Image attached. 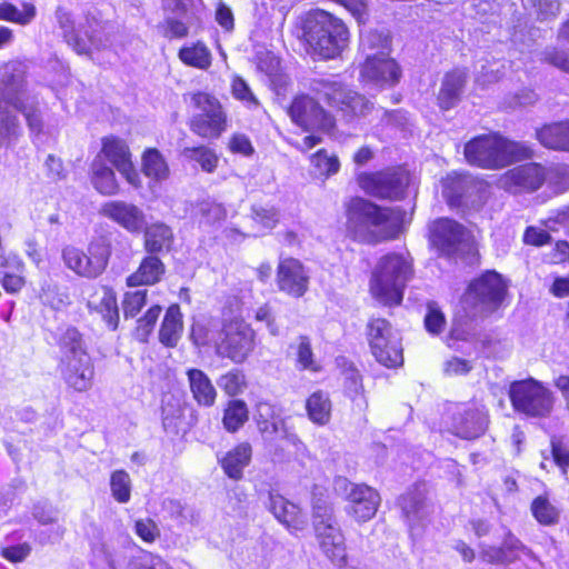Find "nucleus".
<instances>
[{"mask_svg":"<svg viewBox=\"0 0 569 569\" xmlns=\"http://www.w3.org/2000/svg\"><path fill=\"white\" fill-rule=\"evenodd\" d=\"M102 153L134 188L140 187V174L133 167L127 143L114 137L104 138Z\"/></svg>","mask_w":569,"mask_h":569,"instance_id":"nucleus-24","label":"nucleus"},{"mask_svg":"<svg viewBox=\"0 0 569 569\" xmlns=\"http://www.w3.org/2000/svg\"><path fill=\"white\" fill-rule=\"evenodd\" d=\"M390 37L388 33L379 30H369L360 34V50L368 60V56L385 57L389 56Z\"/></svg>","mask_w":569,"mask_h":569,"instance_id":"nucleus-38","label":"nucleus"},{"mask_svg":"<svg viewBox=\"0 0 569 569\" xmlns=\"http://www.w3.org/2000/svg\"><path fill=\"white\" fill-rule=\"evenodd\" d=\"M182 156L186 159L198 163L203 171L209 173L217 169L219 162L217 153L212 149L204 146L192 148L186 147L182 150Z\"/></svg>","mask_w":569,"mask_h":569,"instance_id":"nucleus-48","label":"nucleus"},{"mask_svg":"<svg viewBox=\"0 0 569 569\" xmlns=\"http://www.w3.org/2000/svg\"><path fill=\"white\" fill-rule=\"evenodd\" d=\"M297 346V362L301 369L316 370L313 352L308 337L300 336Z\"/></svg>","mask_w":569,"mask_h":569,"instance_id":"nucleus-59","label":"nucleus"},{"mask_svg":"<svg viewBox=\"0 0 569 569\" xmlns=\"http://www.w3.org/2000/svg\"><path fill=\"white\" fill-rule=\"evenodd\" d=\"M186 375L194 401L201 407H212L216 402L217 390L208 375L197 368L188 369Z\"/></svg>","mask_w":569,"mask_h":569,"instance_id":"nucleus-31","label":"nucleus"},{"mask_svg":"<svg viewBox=\"0 0 569 569\" xmlns=\"http://www.w3.org/2000/svg\"><path fill=\"white\" fill-rule=\"evenodd\" d=\"M443 423L451 435L472 440L487 431L489 413L483 406L456 405L445 412Z\"/></svg>","mask_w":569,"mask_h":569,"instance_id":"nucleus-14","label":"nucleus"},{"mask_svg":"<svg viewBox=\"0 0 569 569\" xmlns=\"http://www.w3.org/2000/svg\"><path fill=\"white\" fill-rule=\"evenodd\" d=\"M429 240L440 256L449 259L463 258L473 247L470 231L449 218H439L429 224Z\"/></svg>","mask_w":569,"mask_h":569,"instance_id":"nucleus-10","label":"nucleus"},{"mask_svg":"<svg viewBox=\"0 0 569 569\" xmlns=\"http://www.w3.org/2000/svg\"><path fill=\"white\" fill-rule=\"evenodd\" d=\"M513 409L529 418H547L553 409V396L539 381L530 378L513 381L509 388Z\"/></svg>","mask_w":569,"mask_h":569,"instance_id":"nucleus-11","label":"nucleus"},{"mask_svg":"<svg viewBox=\"0 0 569 569\" xmlns=\"http://www.w3.org/2000/svg\"><path fill=\"white\" fill-rule=\"evenodd\" d=\"M533 518L542 526H553L559 522L560 510L550 502L547 496L536 497L530 506Z\"/></svg>","mask_w":569,"mask_h":569,"instance_id":"nucleus-45","label":"nucleus"},{"mask_svg":"<svg viewBox=\"0 0 569 569\" xmlns=\"http://www.w3.org/2000/svg\"><path fill=\"white\" fill-rule=\"evenodd\" d=\"M254 333L240 319L224 321L216 341V352L219 357L228 358L234 363L247 360L254 347Z\"/></svg>","mask_w":569,"mask_h":569,"instance_id":"nucleus-13","label":"nucleus"},{"mask_svg":"<svg viewBox=\"0 0 569 569\" xmlns=\"http://www.w3.org/2000/svg\"><path fill=\"white\" fill-rule=\"evenodd\" d=\"M413 278V264L409 254L388 253L382 256L370 279L372 296L386 306H398L403 298L407 283Z\"/></svg>","mask_w":569,"mask_h":569,"instance_id":"nucleus-5","label":"nucleus"},{"mask_svg":"<svg viewBox=\"0 0 569 569\" xmlns=\"http://www.w3.org/2000/svg\"><path fill=\"white\" fill-rule=\"evenodd\" d=\"M267 508L279 522L288 528L300 529L303 525L299 506L279 493L269 492Z\"/></svg>","mask_w":569,"mask_h":569,"instance_id":"nucleus-30","label":"nucleus"},{"mask_svg":"<svg viewBox=\"0 0 569 569\" xmlns=\"http://www.w3.org/2000/svg\"><path fill=\"white\" fill-rule=\"evenodd\" d=\"M161 311V307L156 305L149 308L143 317L138 319L136 335L139 340L144 341L148 338V336L154 328Z\"/></svg>","mask_w":569,"mask_h":569,"instance_id":"nucleus-58","label":"nucleus"},{"mask_svg":"<svg viewBox=\"0 0 569 569\" xmlns=\"http://www.w3.org/2000/svg\"><path fill=\"white\" fill-rule=\"evenodd\" d=\"M88 308L93 309L100 313L110 329L116 330L118 328L119 309L117 305V298L110 289H103V296L101 297L98 305H94V302L91 300L88 301Z\"/></svg>","mask_w":569,"mask_h":569,"instance_id":"nucleus-43","label":"nucleus"},{"mask_svg":"<svg viewBox=\"0 0 569 569\" xmlns=\"http://www.w3.org/2000/svg\"><path fill=\"white\" fill-rule=\"evenodd\" d=\"M552 240L550 233L537 227H527L523 233V242L526 244L541 247L550 243Z\"/></svg>","mask_w":569,"mask_h":569,"instance_id":"nucleus-64","label":"nucleus"},{"mask_svg":"<svg viewBox=\"0 0 569 569\" xmlns=\"http://www.w3.org/2000/svg\"><path fill=\"white\" fill-rule=\"evenodd\" d=\"M372 108L373 103L365 96L348 89V94L338 110L348 116H366Z\"/></svg>","mask_w":569,"mask_h":569,"instance_id":"nucleus-50","label":"nucleus"},{"mask_svg":"<svg viewBox=\"0 0 569 569\" xmlns=\"http://www.w3.org/2000/svg\"><path fill=\"white\" fill-rule=\"evenodd\" d=\"M360 73L366 82L378 88L393 87L401 78L400 67L389 56H368V60H365Z\"/></svg>","mask_w":569,"mask_h":569,"instance_id":"nucleus-23","label":"nucleus"},{"mask_svg":"<svg viewBox=\"0 0 569 569\" xmlns=\"http://www.w3.org/2000/svg\"><path fill=\"white\" fill-rule=\"evenodd\" d=\"M312 527L316 539L325 556L338 568L348 563L346 539L333 515L330 501L321 493L313 492Z\"/></svg>","mask_w":569,"mask_h":569,"instance_id":"nucleus-7","label":"nucleus"},{"mask_svg":"<svg viewBox=\"0 0 569 569\" xmlns=\"http://www.w3.org/2000/svg\"><path fill=\"white\" fill-rule=\"evenodd\" d=\"M507 179L516 187L535 191L543 183L545 171L538 163H527L509 170Z\"/></svg>","mask_w":569,"mask_h":569,"instance_id":"nucleus-33","label":"nucleus"},{"mask_svg":"<svg viewBox=\"0 0 569 569\" xmlns=\"http://www.w3.org/2000/svg\"><path fill=\"white\" fill-rule=\"evenodd\" d=\"M467 81L468 73L463 69H453L443 76L437 98L440 109L450 110L461 101Z\"/></svg>","mask_w":569,"mask_h":569,"instance_id":"nucleus-27","label":"nucleus"},{"mask_svg":"<svg viewBox=\"0 0 569 569\" xmlns=\"http://www.w3.org/2000/svg\"><path fill=\"white\" fill-rule=\"evenodd\" d=\"M91 171V182L98 192L104 196H112L118 192L119 186L114 172L101 159L93 160Z\"/></svg>","mask_w":569,"mask_h":569,"instance_id":"nucleus-39","label":"nucleus"},{"mask_svg":"<svg viewBox=\"0 0 569 569\" xmlns=\"http://www.w3.org/2000/svg\"><path fill=\"white\" fill-rule=\"evenodd\" d=\"M536 136L546 148L569 151V120L546 124Z\"/></svg>","mask_w":569,"mask_h":569,"instance_id":"nucleus-34","label":"nucleus"},{"mask_svg":"<svg viewBox=\"0 0 569 569\" xmlns=\"http://www.w3.org/2000/svg\"><path fill=\"white\" fill-rule=\"evenodd\" d=\"M179 58L188 66L206 69L211 63V53L202 43L183 47L179 50Z\"/></svg>","mask_w":569,"mask_h":569,"instance_id":"nucleus-49","label":"nucleus"},{"mask_svg":"<svg viewBox=\"0 0 569 569\" xmlns=\"http://www.w3.org/2000/svg\"><path fill=\"white\" fill-rule=\"evenodd\" d=\"M110 488L113 498L120 502L126 503L131 497V480L124 470H117L112 472L110 479Z\"/></svg>","mask_w":569,"mask_h":569,"instance_id":"nucleus-53","label":"nucleus"},{"mask_svg":"<svg viewBox=\"0 0 569 569\" xmlns=\"http://www.w3.org/2000/svg\"><path fill=\"white\" fill-rule=\"evenodd\" d=\"M134 532L144 542H154L160 537L158 525L150 518L139 519L134 522Z\"/></svg>","mask_w":569,"mask_h":569,"instance_id":"nucleus-60","label":"nucleus"},{"mask_svg":"<svg viewBox=\"0 0 569 569\" xmlns=\"http://www.w3.org/2000/svg\"><path fill=\"white\" fill-rule=\"evenodd\" d=\"M27 67L20 61H9L0 67V101L20 112L33 133L43 128L38 97L27 90Z\"/></svg>","mask_w":569,"mask_h":569,"instance_id":"nucleus-3","label":"nucleus"},{"mask_svg":"<svg viewBox=\"0 0 569 569\" xmlns=\"http://www.w3.org/2000/svg\"><path fill=\"white\" fill-rule=\"evenodd\" d=\"M469 180L466 177L448 174L442 180V197L451 208L466 206L465 197Z\"/></svg>","mask_w":569,"mask_h":569,"instance_id":"nucleus-40","label":"nucleus"},{"mask_svg":"<svg viewBox=\"0 0 569 569\" xmlns=\"http://www.w3.org/2000/svg\"><path fill=\"white\" fill-rule=\"evenodd\" d=\"M358 183L368 194L389 200H399L403 197L409 184L408 173L401 169L358 174Z\"/></svg>","mask_w":569,"mask_h":569,"instance_id":"nucleus-17","label":"nucleus"},{"mask_svg":"<svg viewBox=\"0 0 569 569\" xmlns=\"http://www.w3.org/2000/svg\"><path fill=\"white\" fill-rule=\"evenodd\" d=\"M302 29L312 52L323 60L338 57L349 40V32L342 20L325 10L309 12Z\"/></svg>","mask_w":569,"mask_h":569,"instance_id":"nucleus-6","label":"nucleus"},{"mask_svg":"<svg viewBox=\"0 0 569 569\" xmlns=\"http://www.w3.org/2000/svg\"><path fill=\"white\" fill-rule=\"evenodd\" d=\"M309 280L308 270L300 260L280 259L276 274L279 291L292 298H300L308 291Z\"/></svg>","mask_w":569,"mask_h":569,"instance_id":"nucleus-20","label":"nucleus"},{"mask_svg":"<svg viewBox=\"0 0 569 569\" xmlns=\"http://www.w3.org/2000/svg\"><path fill=\"white\" fill-rule=\"evenodd\" d=\"M100 214L132 234H140L147 222L146 214L140 207L123 200L104 202L101 206Z\"/></svg>","mask_w":569,"mask_h":569,"instance_id":"nucleus-21","label":"nucleus"},{"mask_svg":"<svg viewBox=\"0 0 569 569\" xmlns=\"http://www.w3.org/2000/svg\"><path fill=\"white\" fill-rule=\"evenodd\" d=\"M61 358H78L89 355L82 333L73 326L61 331L58 338Z\"/></svg>","mask_w":569,"mask_h":569,"instance_id":"nucleus-37","label":"nucleus"},{"mask_svg":"<svg viewBox=\"0 0 569 569\" xmlns=\"http://www.w3.org/2000/svg\"><path fill=\"white\" fill-rule=\"evenodd\" d=\"M33 518L43 526L56 523L58 511L47 502H38L32 508Z\"/></svg>","mask_w":569,"mask_h":569,"instance_id":"nucleus-63","label":"nucleus"},{"mask_svg":"<svg viewBox=\"0 0 569 569\" xmlns=\"http://www.w3.org/2000/svg\"><path fill=\"white\" fill-rule=\"evenodd\" d=\"M93 565L98 569H172L161 557L148 555L140 560L130 561L123 548H116L108 542H96L92 545Z\"/></svg>","mask_w":569,"mask_h":569,"instance_id":"nucleus-16","label":"nucleus"},{"mask_svg":"<svg viewBox=\"0 0 569 569\" xmlns=\"http://www.w3.org/2000/svg\"><path fill=\"white\" fill-rule=\"evenodd\" d=\"M196 212L200 216L201 222L212 224L226 218V209L222 204L212 201L203 200L197 204Z\"/></svg>","mask_w":569,"mask_h":569,"instance_id":"nucleus-54","label":"nucleus"},{"mask_svg":"<svg viewBox=\"0 0 569 569\" xmlns=\"http://www.w3.org/2000/svg\"><path fill=\"white\" fill-rule=\"evenodd\" d=\"M306 410L312 422L319 426L327 425L331 416V401L328 393L319 390L310 395L306 401Z\"/></svg>","mask_w":569,"mask_h":569,"instance_id":"nucleus-41","label":"nucleus"},{"mask_svg":"<svg viewBox=\"0 0 569 569\" xmlns=\"http://www.w3.org/2000/svg\"><path fill=\"white\" fill-rule=\"evenodd\" d=\"M181 417L182 409L180 406L167 403L162 407V425L167 431L177 433L179 431Z\"/></svg>","mask_w":569,"mask_h":569,"instance_id":"nucleus-61","label":"nucleus"},{"mask_svg":"<svg viewBox=\"0 0 569 569\" xmlns=\"http://www.w3.org/2000/svg\"><path fill=\"white\" fill-rule=\"evenodd\" d=\"M141 233H143V249L147 253L161 257L168 254L173 248V230L164 222L157 221L151 224L146 222Z\"/></svg>","mask_w":569,"mask_h":569,"instance_id":"nucleus-26","label":"nucleus"},{"mask_svg":"<svg viewBox=\"0 0 569 569\" xmlns=\"http://www.w3.org/2000/svg\"><path fill=\"white\" fill-rule=\"evenodd\" d=\"M142 170L147 177L163 180L169 174L168 164L157 149H148L142 157Z\"/></svg>","mask_w":569,"mask_h":569,"instance_id":"nucleus-47","label":"nucleus"},{"mask_svg":"<svg viewBox=\"0 0 569 569\" xmlns=\"http://www.w3.org/2000/svg\"><path fill=\"white\" fill-rule=\"evenodd\" d=\"M37 14L34 4L24 2L22 10L9 2L0 3V20L14 22L21 26L29 24Z\"/></svg>","mask_w":569,"mask_h":569,"instance_id":"nucleus-46","label":"nucleus"},{"mask_svg":"<svg viewBox=\"0 0 569 569\" xmlns=\"http://www.w3.org/2000/svg\"><path fill=\"white\" fill-rule=\"evenodd\" d=\"M367 335L371 353L380 365L397 368L403 363L400 332L388 320L371 319L367 325Z\"/></svg>","mask_w":569,"mask_h":569,"instance_id":"nucleus-12","label":"nucleus"},{"mask_svg":"<svg viewBox=\"0 0 569 569\" xmlns=\"http://www.w3.org/2000/svg\"><path fill=\"white\" fill-rule=\"evenodd\" d=\"M14 110L0 101V148L9 146L21 132V126Z\"/></svg>","mask_w":569,"mask_h":569,"instance_id":"nucleus-42","label":"nucleus"},{"mask_svg":"<svg viewBox=\"0 0 569 569\" xmlns=\"http://www.w3.org/2000/svg\"><path fill=\"white\" fill-rule=\"evenodd\" d=\"M308 89L315 96L295 98L289 107L292 121L306 130L317 129L329 132L335 127V118L326 111L320 102L339 109L348 94V87L335 76L315 77L308 80Z\"/></svg>","mask_w":569,"mask_h":569,"instance_id":"nucleus-1","label":"nucleus"},{"mask_svg":"<svg viewBox=\"0 0 569 569\" xmlns=\"http://www.w3.org/2000/svg\"><path fill=\"white\" fill-rule=\"evenodd\" d=\"M345 393L360 411L368 409L362 376L353 363H346L342 369Z\"/></svg>","mask_w":569,"mask_h":569,"instance_id":"nucleus-35","label":"nucleus"},{"mask_svg":"<svg viewBox=\"0 0 569 569\" xmlns=\"http://www.w3.org/2000/svg\"><path fill=\"white\" fill-rule=\"evenodd\" d=\"M109 257V248L102 243H90L87 251L73 246L62 249V260L66 267L87 279H96L102 274L108 266Z\"/></svg>","mask_w":569,"mask_h":569,"instance_id":"nucleus-15","label":"nucleus"},{"mask_svg":"<svg viewBox=\"0 0 569 569\" xmlns=\"http://www.w3.org/2000/svg\"><path fill=\"white\" fill-rule=\"evenodd\" d=\"M192 102L200 110L191 120V130L203 138H217L224 130L226 114L219 101L208 93L198 92Z\"/></svg>","mask_w":569,"mask_h":569,"instance_id":"nucleus-18","label":"nucleus"},{"mask_svg":"<svg viewBox=\"0 0 569 569\" xmlns=\"http://www.w3.org/2000/svg\"><path fill=\"white\" fill-rule=\"evenodd\" d=\"M501 548L506 558L508 559V565L516 562L520 559V555H525L529 558H535L532 550L523 545L520 539H518L510 530L507 531L505 538L501 542Z\"/></svg>","mask_w":569,"mask_h":569,"instance_id":"nucleus-51","label":"nucleus"},{"mask_svg":"<svg viewBox=\"0 0 569 569\" xmlns=\"http://www.w3.org/2000/svg\"><path fill=\"white\" fill-rule=\"evenodd\" d=\"M252 449L248 442H242L233 449L218 457L219 463L224 473L234 480H239L243 476V469L251 460Z\"/></svg>","mask_w":569,"mask_h":569,"instance_id":"nucleus-32","label":"nucleus"},{"mask_svg":"<svg viewBox=\"0 0 569 569\" xmlns=\"http://www.w3.org/2000/svg\"><path fill=\"white\" fill-rule=\"evenodd\" d=\"M551 457L563 476H567L569 468V445L561 437L552 436L550 439Z\"/></svg>","mask_w":569,"mask_h":569,"instance_id":"nucleus-56","label":"nucleus"},{"mask_svg":"<svg viewBox=\"0 0 569 569\" xmlns=\"http://www.w3.org/2000/svg\"><path fill=\"white\" fill-rule=\"evenodd\" d=\"M347 218L348 232L365 243L396 238L401 220L399 210L379 207L361 198L351 201Z\"/></svg>","mask_w":569,"mask_h":569,"instance_id":"nucleus-2","label":"nucleus"},{"mask_svg":"<svg viewBox=\"0 0 569 569\" xmlns=\"http://www.w3.org/2000/svg\"><path fill=\"white\" fill-rule=\"evenodd\" d=\"M533 153L527 143L496 133L478 136L465 146L468 163L483 169L505 168L513 162L531 159Z\"/></svg>","mask_w":569,"mask_h":569,"instance_id":"nucleus-4","label":"nucleus"},{"mask_svg":"<svg viewBox=\"0 0 569 569\" xmlns=\"http://www.w3.org/2000/svg\"><path fill=\"white\" fill-rule=\"evenodd\" d=\"M164 10L170 14L162 23L163 36L168 39L187 37L192 16L188 3L182 0H170L164 6Z\"/></svg>","mask_w":569,"mask_h":569,"instance_id":"nucleus-28","label":"nucleus"},{"mask_svg":"<svg viewBox=\"0 0 569 569\" xmlns=\"http://www.w3.org/2000/svg\"><path fill=\"white\" fill-rule=\"evenodd\" d=\"M147 302V289L127 292L122 301L123 316L126 319L134 318Z\"/></svg>","mask_w":569,"mask_h":569,"instance_id":"nucleus-57","label":"nucleus"},{"mask_svg":"<svg viewBox=\"0 0 569 569\" xmlns=\"http://www.w3.org/2000/svg\"><path fill=\"white\" fill-rule=\"evenodd\" d=\"M59 369L68 387L78 392L91 388L94 378V366L90 355L78 358H60Z\"/></svg>","mask_w":569,"mask_h":569,"instance_id":"nucleus-22","label":"nucleus"},{"mask_svg":"<svg viewBox=\"0 0 569 569\" xmlns=\"http://www.w3.org/2000/svg\"><path fill=\"white\" fill-rule=\"evenodd\" d=\"M232 93L234 98L246 102L250 108H257L259 106L258 99L254 97L250 87L242 78L237 77L233 80Z\"/></svg>","mask_w":569,"mask_h":569,"instance_id":"nucleus-62","label":"nucleus"},{"mask_svg":"<svg viewBox=\"0 0 569 569\" xmlns=\"http://www.w3.org/2000/svg\"><path fill=\"white\" fill-rule=\"evenodd\" d=\"M217 385L228 396L234 397L246 388V377L240 369H231L218 378Z\"/></svg>","mask_w":569,"mask_h":569,"instance_id":"nucleus-52","label":"nucleus"},{"mask_svg":"<svg viewBox=\"0 0 569 569\" xmlns=\"http://www.w3.org/2000/svg\"><path fill=\"white\" fill-rule=\"evenodd\" d=\"M166 273L161 257L147 253L136 272L127 278L129 287L152 286L160 282Z\"/></svg>","mask_w":569,"mask_h":569,"instance_id":"nucleus-29","label":"nucleus"},{"mask_svg":"<svg viewBox=\"0 0 569 569\" xmlns=\"http://www.w3.org/2000/svg\"><path fill=\"white\" fill-rule=\"evenodd\" d=\"M249 419L248 406L243 400H230L223 411L222 423L227 431L237 432Z\"/></svg>","mask_w":569,"mask_h":569,"instance_id":"nucleus-44","label":"nucleus"},{"mask_svg":"<svg viewBox=\"0 0 569 569\" xmlns=\"http://www.w3.org/2000/svg\"><path fill=\"white\" fill-rule=\"evenodd\" d=\"M411 537L419 536L430 513L425 485H413L397 500Z\"/></svg>","mask_w":569,"mask_h":569,"instance_id":"nucleus-19","label":"nucleus"},{"mask_svg":"<svg viewBox=\"0 0 569 569\" xmlns=\"http://www.w3.org/2000/svg\"><path fill=\"white\" fill-rule=\"evenodd\" d=\"M507 295V284L501 274L488 270L468 286L463 303L472 317H487L497 311Z\"/></svg>","mask_w":569,"mask_h":569,"instance_id":"nucleus-8","label":"nucleus"},{"mask_svg":"<svg viewBox=\"0 0 569 569\" xmlns=\"http://www.w3.org/2000/svg\"><path fill=\"white\" fill-rule=\"evenodd\" d=\"M56 23L61 30L66 43L78 54L90 56L92 49H100L104 41L102 37L101 21L94 13L86 14V24L83 31L76 29V22L70 10L59 6L54 11Z\"/></svg>","mask_w":569,"mask_h":569,"instance_id":"nucleus-9","label":"nucleus"},{"mask_svg":"<svg viewBox=\"0 0 569 569\" xmlns=\"http://www.w3.org/2000/svg\"><path fill=\"white\" fill-rule=\"evenodd\" d=\"M380 501V495L376 489L362 485L358 491L351 493L346 511L358 522H366L375 517Z\"/></svg>","mask_w":569,"mask_h":569,"instance_id":"nucleus-25","label":"nucleus"},{"mask_svg":"<svg viewBox=\"0 0 569 569\" xmlns=\"http://www.w3.org/2000/svg\"><path fill=\"white\" fill-rule=\"evenodd\" d=\"M182 315L178 305L170 306L162 320L159 339L162 345L169 348L177 346L182 333Z\"/></svg>","mask_w":569,"mask_h":569,"instance_id":"nucleus-36","label":"nucleus"},{"mask_svg":"<svg viewBox=\"0 0 569 569\" xmlns=\"http://www.w3.org/2000/svg\"><path fill=\"white\" fill-rule=\"evenodd\" d=\"M312 163L317 168L319 174L326 178L337 173L340 168L338 157L329 154L325 149L318 150L312 156Z\"/></svg>","mask_w":569,"mask_h":569,"instance_id":"nucleus-55","label":"nucleus"}]
</instances>
